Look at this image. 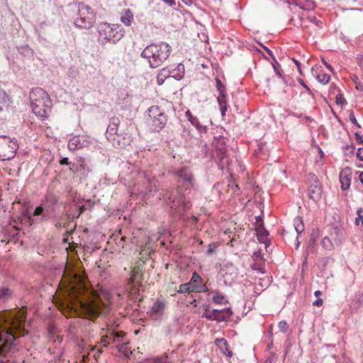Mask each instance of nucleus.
<instances>
[{
	"label": "nucleus",
	"instance_id": "obj_64",
	"mask_svg": "<svg viewBox=\"0 0 363 363\" xmlns=\"http://www.w3.org/2000/svg\"><path fill=\"white\" fill-rule=\"evenodd\" d=\"M345 148H346V149H347V150L350 149V150H351V151H350V152L352 153V152H353V151H354V149H355V147H354V145L353 144H352V145H347V146L345 147Z\"/></svg>",
	"mask_w": 363,
	"mask_h": 363
},
{
	"label": "nucleus",
	"instance_id": "obj_20",
	"mask_svg": "<svg viewBox=\"0 0 363 363\" xmlns=\"http://www.w3.org/2000/svg\"><path fill=\"white\" fill-rule=\"evenodd\" d=\"M77 161L79 164V167L82 169L83 174H87L89 172L91 171V168L90 164H89V161L86 160V158L80 157Z\"/></svg>",
	"mask_w": 363,
	"mask_h": 363
},
{
	"label": "nucleus",
	"instance_id": "obj_13",
	"mask_svg": "<svg viewBox=\"0 0 363 363\" xmlns=\"http://www.w3.org/2000/svg\"><path fill=\"white\" fill-rule=\"evenodd\" d=\"M120 123V119L117 117L111 118L110 123L106 130V138L108 140H115V138H111V137L117 135Z\"/></svg>",
	"mask_w": 363,
	"mask_h": 363
},
{
	"label": "nucleus",
	"instance_id": "obj_25",
	"mask_svg": "<svg viewBox=\"0 0 363 363\" xmlns=\"http://www.w3.org/2000/svg\"><path fill=\"white\" fill-rule=\"evenodd\" d=\"M133 18V14L132 11L128 9L124 10V13L121 16V23H130Z\"/></svg>",
	"mask_w": 363,
	"mask_h": 363
},
{
	"label": "nucleus",
	"instance_id": "obj_28",
	"mask_svg": "<svg viewBox=\"0 0 363 363\" xmlns=\"http://www.w3.org/2000/svg\"><path fill=\"white\" fill-rule=\"evenodd\" d=\"M191 291H192V288H191V286L189 284V282L185 283V284H182L179 286V289L178 291V292L180 294L190 293Z\"/></svg>",
	"mask_w": 363,
	"mask_h": 363
},
{
	"label": "nucleus",
	"instance_id": "obj_30",
	"mask_svg": "<svg viewBox=\"0 0 363 363\" xmlns=\"http://www.w3.org/2000/svg\"><path fill=\"white\" fill-rule=\"evenodd\" d=\"M215 295L213 297V301L217 304H222L223 300L225 298V296L220 294L219 291H213Z\"/></svg>",
	"mask_w": 363,
	"mask_h": 363
},
{
	"label": "nucleus",
	"instance_id": "obj_58",
	"mask_svg": "<svg viewBox=\"0 0 363 363\" xmlns=\"http://www.w3.org/2000/svg\"><path fill=\"white\" fill-rule=\"evenodd\" d=\"M60 164L62 165H68L69 164L68 157H62L60 160Z\"/></svg>",
	"mask_w": 363,
	"mask_h": 363
},
{
	"label": "nucleus",
	"instance_id": "obj_42",
	"mask_svg": "<svg viewBox=\"0 0 363 363\" xmlns=\"http://www.w3.org/2000/svg\"><path fill=\"white\" fill-rule=\"evenodd\" d=\"M65 216H66L67 220H68L69 222L74 221L76 218H79V216L78 213H66L65 214Z\"/></svg>",
	"mask_w": 363,
	"mask_h": 363
},
{
	"label": "nucleus",
	"instance_id": "obj_12",
	"mask_svg": "<svg viewBox=\"0 0 363 363\" xmlns=\"http://www.w3.org/2000/svg\"><path fill=\"white\" fill-rule=\"evenodd\" d=\"M352 169L347 167L342 169L340 172L339 178L341 183V189L346 191L350 189L351 184Z\"/></svg>",
	"mask_w": 363,
	"mask_h": 363
},
{
	"label": "nucleus",
	"instance_id": "obj_4",
	"mask_svg": "<svg viewBox=\"0 0 363 363\" xmlns=\"http://www.w3.org/2000/svg\"><path fill=\"white\" fill-rule=\"evenodd\" d=\"M172 50V47L168 43L160 42L146 46L140 56L148 60L151 68H157L168 59Z\"/></svg>",
	"mask_w": 363,
	"mask_h": 363
},
{
	"label": "nucleus",
	"instance_id": "obj_41",
	"mask_svg": "<svg viewBox=\"0 0 363 363\" xmlns=\"http://www.w3.org/2000/svg\"><path fill=\"white\" fill-rule=\"evenodd\" d=\"M255 225V231L257 232V233L258 234L259 233H260V231H262L263 229H264V220L263 219H260V223H254Z\"/></svg>",
	"mask_w": 363,
	"mask_h": 363
},
{
	"label": "nucleus",
	"instance_id": "obj_11",
	"mask_svg": "<svg viewBox=\"0 0 363 363\" xmlns=\"http://www.w3.org/2000/svg\"><path fill=\"white\" fill-rule=\"evenodd\" d=\"M313 183L311 184L308 189V196L315 202H318L321 199L322 186L318 182V177H312Z\"/></svg>",
	"mask_w": 363,
	"mask_h": 363
},
{
	"label": "nucleus",
	"instance_id": "obj_31",
	"mask_svg": "<svg viewBox=\"0 0 363 363\" xmlns=\"http://www.w3.org/2000/svg\"><path fill=\"white\" fill-rule=\"evenodd\" d=\"M357 217L355 218V225L357 226L359 225V223L361 222L362 226H363V208H359L357 211Z\"/></svg>",
	"mask_w": 363,
	"mask_h": 363
},
{
	"label": "nucleus",
	"instance_id": "obj_44",
	"mask_svg": "<svg viewBox=\"0 0 363 363\" xmlns=\"http://www.w3.org/2000/svg\"><path fill=\"white\" fill-rule=\"evenodd\" d=\"M318 237V229L313 230L312 233H311V238H310L311 245H314L315 244Z\"/></svg>",
	"mask_w": 363,
	"mask_h": 363
},
{
	"label": "nucleus",
	"instance_id": "obj_14",
	"mask_svg": "<svg viewBox=\"0 0 363 363\" xmlns=\"http://www.w3.org/2000/svg\"><path fill=\"white\" fill-rule=\"evenodd\" d=\"M170 67L171 74L172 75V78L179 81L181 80L184 75L185 68L182 63H179L177 66L170 65L168 66Z\"/></svg>",
	"mask_w": 363,
	"mask_h": 363
},
{
	"label": "nucleus",
	"instance_id": "obj_46",
	"mask_svg": "<svg viewBox=\"0 0 363 363\" xmlns=\"http://www.w3.org/2000/svg\"><path fill=\"white\" fill-rule=\"evenodd\" d=\"M278 326L281 332H286L289 328L288 323L284 320L280 321Z\"/></svg>",
	"mask_w": 363,
	"mask_h": 363
},
{
	"label": "nucleus",
	"instance_id": "obj_57",
	"mask_svg": "<svg viewBox=\"0 0 363 363\" xmlns=\"http://www.w3.org/2000/svg\"><path fill=\"white\" fill-rule=\"evenodd\" d=\"M293 62L296 64V66L298 68V72L300 74L303 75V72H302V70H301V63L299 61L296 60V59L293 58L292 59Z\"/></svg>",
	"mask_w": 363,
	"mask_h": 363
},
{
	"label": "nucleus",
	"instance_id": "obj_62",
	"mask_svg": "<svg viewBox=\"0 0 363 363\" xmlns=\"http://www.w3.org/2000/svg\"><path fill=\"white\" fill-rule=\"evenodd\" d=\"M263 48L267 51V52L269 55V56L272 58V60H274V58H275V57L274 56L272 50L268 49L267 47L263 46Z\"/></svg>",
	"mask_w": 363,
	"mask_h": 363
},
{
	"label": "nucleus",
	"instance_id": "obj_56",
	"mask_svg": "<svg viewBox=\"0 0 363 363\" xmlns=\"http://www.w3.org/2000/svg\"><path fill=\"white\" fill-rule=\"evenodd\" d=\"M198 37L202 42H208V35L204 33H198Z\"/></svg>",
	"mask_w": 363,
	"mask_h": 363
},
{
	"label": "nucleus",
	"instance_id": "obj_43",
	"mask_svg": "<svg viewBox=\"0 0 363 363\" xmlns=\"http://www.w3.org/2000/svg\"><path fill=\"white\" fill-rule=\"evenodd\" d=\"M195 292H207L208 291V288L202 282L199 286H196L195 287Z\"/></svg>",
	"mask_w": 363,
	"mask_h": 363
},
{
	"label": "nucleus",
	"instance_id": "obj_27",
	"mask_svg": "<svg viewBox=\"0 0 363 363\" xmlns=\"http://www.w3.org/2000/svg\"><path fill=\"white\" fill-rule=\"evenodd\" d=\"M189 122L196 128L199 132H206V126L201 125L199 119L196 116L194 118H191Z\"/></svg>",
	"mask_w": 363,
	"mask_h": 363
},
{
	"label": "nucleus",
	"instance_id": "obj_1",
	"mask_svg": "<svg viewBox=\"0 0 363 363\" xmlns=\"http://www.w3.org/2000/svg\"><path fill=\"white\" fill-rule=\"evenodd\" d=\"M63 298L58 308L65 316L77 315L95 320L100 314V306L94 290L85 277L71 269L66 272L60 282Z\"/></svg>",
	"mask_w": 363,
	"mask_h": 363
},
{
	"label": "nucleus",
	"instance_id": "obj_24",
	"mask_svg": "<svg viewBox=\"0 0 363 363\" xmlns=\"http://www.w3.org/2000/svg\"><path fill=\"white\" fill-rule=\"evenodd\" d=\"M12 291L8 287L0 288V299L7 301L11 298L12 296Z\"/></svg>",
	"mask_w": 363,
	"mask_h": 363
},
{
	"label": "nucleus",
	"instance_id": "obj_34",
	"mask_svg": "<svg viewBox=\"0 0 363 363\" xmlns=\"http://www.w3.org/2000/svg\"><path fill=\"white\" fill-rule=\"evenodd\" d=\"M216 315L213 312V311L208 312L207 308L205 309V311L202 314L203 318H206L209 320H216Z\"/></svg>",
	"mask_w": 363,
	"mask_h": 363
},
{
	"label": "nucleus",
	"instance_id": "obj_35",
	"mask_svg": "<svg viewBox=\"0 0 363 363\" xmlns=\"http://www.w3.org/2000/svg\"><path fill=\"white\" fill-rule=\"evenodd\" d=\"M322 245L324 248L327 250H331L333 247V242L331 241V238L325 237L322 240Z\"/></svg>",
	"mask_w": 363,
	"mask_h": 363
},
{
	"label": "nucleus",
	"instance_id": "obj_15",
	"mask_svg": "<svg viewBox=\"0 0 363 363\" xmlns=\"http://www.w3.org/2000/svg\"><path fill=\"white\" fill-rule=\"evenodd\" d=\"M350 308L352 311L356 312L363 309V291L356 293Z\"/></svg>",
	"mask_w": 363,
	"mask_h": 363
},
{
	"label": "nucleus",
	"instance_id": "obj_2",
	"mask_svg": "<svg viewBox=\"0 0 363 363\" xmlns=\"http://www.w3.org/2000/svg\"><path fill=\"white\" fill-rule=\"evenodd\" d=\"M26 310L24 307L0 312V352L5 357L18 350L15 340L24 336Z\"/></svg>",
	"mask_w": 363,
	"mask_h": 363
},
{
	"label": "nucleus",
	"instance_id": "obj_5",
	"mask_svg": "<svg viewBox=\"0 0 363 363\" xmlns=\"http://www.w3.org/2000/svg\"><path fill=\"white\" fill-rule=\"evenodd\" d=\"M29 98L33 113L41 119L47 118L52 107V101L48 93L42 88L36 87L30 92Z\"/></svg>",
	"mask_w": 363,
	"mask_h": 363
},
{
	"label": "nucleus",
	"instance_id": "obj_51",
	"mask_svg": "<svg viewBox=\"0 0 363 363\" xmlns=\"http://www.w3.org/2000/svg\"><path fill=\"white\" fill-rule=\"evenodd\" d=\"M43 213V208L42 206H37L34 211V216H41Z\"/></svg>",
	"mask_w": 363,
	"mask_h": 363
},
{
	"label": "nucleus",
	"instance_id": "obj_22",
	"mask_svg": "<svg viewBox=\"0 0 363 363\" xmlns=\"http://www.w3.org/2000/svg\"><path fill=\"white\" fill-rule=\"evenodd\" d=\"M202 282L203 281L200 275L196 272H194L189 281V284H191L192 288V291H194L195 287L196 286H199V284H201Z\"/></svg>",
	"mask_w": 363,
	"mask_h": 363
},
{
	"label": "nucleus",
	"instance_id": "obj_26",
	"mask_svg": "<svg viewBox=\"0 0 363 363\" xmlns=\"http://www.w3.org/2000/svg\"><path fill=\"white\" fill-rule=\"evenodd\" d=\"M294 225L298 234L301 233L304 230V225L301 217L295 218Z\"/></svg>",
	"mask_w": 363,
	"mask_h": 363
},
{
	"label": "nucleus",
	"instance_id": "obj_55",
	"mask_svg": "<svg viewBox=\"0 0 363 363\" xmlns=\"http://www.w3.org/2000/svg\"><path fill=\"white\" fill-rule=\"evenodd\" d=\"M216 251V246L213 244L208 245V248L207 250V255H211Z\"/></svg>",
	"mask_w": 363,
	"mask_h": 363
},
{
	"label": "nucleus",
	"instance_id": "obj_40",
	"mask_svg": "<svg viewBox=\"0 0 363 363\" xmlns=\"http://www.w3.org/2000/svg\"><path fill=\"white\" fill-rule=\"evenodd\" d=\"M255 225V231L257 232V233L258 234L259 233H260V231H262L263 229H264V220L263 219H260V223H254Z\"/></svg>",
	"mask_w": 363,
	"mask_h": 363
},
{
	"label": "nucleus",
	"instance_id": "obj_59",
	"mask_svg": "<svg viewBox=\"0 0 363 363\" xmlns=\"http://www.w3.org/2000/svg\"><path fill=\"white\" fill-rule=\"evenodd\" d=\"M323 299L319 298L317 300H315V301H313V305L320 307L323 305Z\"/></svg>",
	"mask_w": 363,
	"mask_h": 363
},
{
	"label": "nucleus",
	"instance_id": "obj_60",
	"mask_svg": "<svg viewBox=\"0 0 363 363\" xmlns=\"http://www.w3.org/2000/svg\"><path fill=\"white\" fill-rule=\"evenodd\" d=\"M185 115L189 121H190V120H191V118H194L195 117L191 114V113L189 110L186 111Z\"/></svg>",
	"mask_w": 363,
	"mask_h": 363
},
{
	"label": "nucleus",
	"instance_id": "obj_54",
	"mask_svg": "<svg viewBox=\"0 0 363 363\" xmlns=\"http://www.w3.org/2000/svg\"><path fill=\"white\" fill-rule=\"evenodd\" d=\"M252 257L255 260L258 261L262 259V254L260 251H256L253 253Z\"/></svg>",
	"mask_w": 363,
	"mask_h": 363
},
{
	"label": "nucleus",
	"instance_id": "obj_16",
	"mask_svg": "<svg viewBox=\"0 0 363 363\" xmlns=\"http://www.w3.org/2000/svg\"><path fill=\"white\" fill-rule=\"evenodd\" d=\"M170 67H167L161 69L159 71V73L157 76V83L158 85H162L164 84L165 79L168 78H172V75L171 74Z\"/></svg>",
	"mask_w": 363,
	"mask_h": 363
},
{
	"label": "nucleus",
	"instance_id": "obj_9",
	"mask_svg": "<svg viewBox=\"0 0 363 363\" xmlns=\"http://www.w3.org/2000/svg\"><path fill=\"white\" fill-rule=\"evenodd\" d=\"M328 233L337 245H342L346 239V232L342 225L338 222L328 225Z\"/></svg>",
	"mask_w": 363,
	"mask_h": 363
},
{
	"label": "nucleus",
	"instance_id": "obj_45",
	"mask_svg": "<svg viewBox=\"0 0 363 363\" xmlns=\"http://www.w3.org/2000/svg\"><path fill=\"white\" fill-rule=\"evenodd\" d=\"M346 100L345 99L343 95L342 94H338L336 96V104L337 105H344L346 104Z\"/></svg>",
	"mask_w": 363,
	"mask_h": 363
},
{
	"label": "nucleus",
	"instance_id": "obj_36",
	"mask_svg": "<svg viewBox=\"0 0 363 363\" xmlns=\"http://www.w3.org/2000/svg\"><path fill=\"white\" fill-rule=\"evenodd\" d=\"M274 61V63H273V68L276 72V74L280 77V78H282L284 79V77L282 76L281 73V71H280V65L279 64V62H277V60H276V58H274L273 60Z\"/></svg>",
	"mask_w": 363,
	"mask_h": 363
},
{
	"label": "nucleus",
	"instance_id": "obj_3",
	"mask_svg": "<svg viewBox=\"0 0 363 363\" xmlns=\"http://www.w3.org/2000/svg\"><path fill=\"white\" fill-rule=\"evenodd\" d=\"M174 174L177 177L178 186L169 192V203L173 213L178 214L179 219H189L184 213L191 206L186 191L194 185V177L189 168L183 167L175 169Z\"/></svg>",
	"mask_w": 363,
	"mask_h": 363
},
{
	"label": "nucleus",
	"instance_id": "obj_47",
	"mask_svg": "<svg viewBox=\"0 0 363 363\" xmlns=\"http://www.w3.org/2000/svg\"><path fill=\"white\" fill-rule=\"evenodd\" d=\"M299 84L306 90V91L308 93V94L313 96V94L311 91V89L305 84L303 79H299L298 80Z\"/></svg>",
	"mask_w": 363,
	"mask_h": 363
},
{
	"label": "nucleus",
	"instance_id": "obj_8",
	"mask_svg": "<svg viewBox=\"0 0 363 363\" xmlns=\"http://www.w3.org/2000/svg\"><path fill=\"white\" fill-rule=\"evenodd\" d=\"M99 32L101 35H104L108 41L116 43L125 33L121 24H99Z\"/></svg>",
	"mask_w": 363,
	"mask_h": 363
},
{
	"label": "nucleus",
	"instance_id": "obj_21",
	"mask_svg": "<svg viewBox=\"0 0 363 363\" xmlns=\"http://www.w3.org/2000/svg\"><path fill=\"white\" fill-rule=\"evenodd\" d=\"M10 103V98L6 92L0 89V111L3 110V107H8Z\"/></svg>",
	"mask_w": 363,
	"mask_h": 363
},
{
	"label": "nucleus",
	"instance_id": "obj_6",
	"mask_svg": "<svg viewBox=\"0 0 363 363\" xmlns=\"http://www.w3.org/2000/svg\"><path fill=\"white\" fill-rule=\"evenodd\" d=\"M147 123L153 131L160 132L164 128L168 118L163 109L158 106H152L147 109Z\"/></svg>",
	"mask_w": 363,
	"mask_h": 363
},
{
	"label": "nucleus",
	"instance_id": "obj_37",
	"mask_svg": "<svg viewBox=\"0 0 363 363\" xmlns=\"http://www.w3.org/2000/svg\"><path fill=\"white\" fill-rule=\"evenodd\" d=\"M269 235V232L264 228L257 234V239L261 242H264V238Z\"/></svg>",
	"mask_w": 363,
	"mask_h": 363
},
{
	"label": "nucleus",
	"instance_id": "obj_48",
	"mask_svg": "<svg viewBox=\"0 0 363 363\" xmlns=\"http://www.w3.org/2000/svg\"><path fill=\"white\" fill-rule=\"evenodd\" d=\"M69 170L70 171H72V172H82V169L79 167V164L78 163V162L77 161L76 163H74L72 164V166L69 168Z\"/></svg>",
	"mask_w": 363,
	"mask_h": 363
},
{
	"label": "nucleus",
	"instance_id": "obj_23",
	"mask_svg": "<svg viewBox=\"0 0 363 363\" xmlns=\"http://www.w3.org/2000/svg\"><path fill=\"white\" fill-rule=\"evenodd\" d=\"M215 344L220 350L223 354H225V350H228L229 345L225 338H217L215 340Z\"/></svg>",
	"mask_w": 363,
	"mask_h": 363
},
{
	"label": "nucleus",
	"instance_id": "obj_17",
	"mask_svg": "<svg viewBox=\"0 0 363 363\" xmlns=\"http://www.w3.org/2000/svg\"><path fill=\"white\" fill-rule=\"evenodd\" d=\"M85 140L82 141L79 136H74L72 138L68 143V148L70 150H75L77 149H81L84 146Z\"/></svg>",
	"mask_w": 363,
	"mask_h": 363
},
{
	"label": "nucleus",
	"instance_id": "obj_63",
	"mask_svg": "<svg viewBox=\"0 0 363 363\" xmlns=\"http://www.w3.org/2000/svg\"><path fill=\"white\" fill-rule=\"evenodd\" d=\"M323 62L330 71L333 72V67L330 64L326 62L324 60H323Z\"/></svg>",
	"mask_w": 363,
	"mask_h": 363
},
{
	"label": "nucleus",
	"instance_id": "obj_61",
	"mask_svg": "<svg viewBox=\"0 0 363 363\" xmlns=\"http://www.w3.org/2000/svg\"><path fill=\"white\" fill-rule=\"evenodd\" d=\"M164 1L167 4H168L169 6H172L175 5L174 0H162Z\"/></svg>",
	"mask_w": 363,
	"mask_h": 363
},
{
	"label": "nucleus",
	"instance_id": "obj_52",
	"mask_svg": "<svg viewBox=\"0 0 363 363\" xmlns=\"http://www.w3.org/2000/svg\"><path fill=\"white\" fill-rule=\"evenodd\" d=\"M228 155L225 150H219L217 151V157L219 160V161L221 160L222 157H227Z\"/></svg>",
	"mask_w": 363,
	"mask_h": 363
},
{
	"label": "nucleus",
	"instance_id": "obj_50",
	"mask_svg": "<svg viewBox=\"0 0 363 363\" xmlns=\"http://www.w3.org/2000/svg\"><path fill=\"white\" fill-rule=\"evenodd\" d=\"M356 141L358 144H363V135H361L358 132L354 133Z\"/></svg>",
	"mask_w": 363,
	"mask_h": 363
},
{
	"label": "nucleus",
	"instance_id": "obj_29",
	"mask_svg": "<svg viewBox=\"0 0 363 363\" xmlns=\"http://www.w3.org/2000/svg\"><path fill=\"white\" fill-rule=\"evenodd\" d=\"M230 163L231 160L228 155L227 157L221 158V160L219 161L218 165L220 166V168L221 169H223L224 168L228 167L230 164Z\"/></svg>",
	"mask_w": 363,
	"mask_h": 363
},
{
	"label": "nucleus",
	"instance_id": "obj_32",
	"mask_svg": "<svg viewBox=\"0 0 363 363\" xmlns=\"http://www.w3.org/2000/svg\"><path fill=\"white\" fill-rule=\"evenodd\" d=\"M316 79L319 82H320L323 84H326L327 83L329 82V81L330 79V77L328 74H318L316 77Z\"/></svg>",
	"mask_w": 363,
	"mask_h": 363
},
{
	"label": "nucleus",
	"instance_id": "obj_19",
	"mask_svg": "<svg viewBox=\"0 0 363 363\" xmlns=\"http://www.w3.org/2000/svg\"><path fill=\"white\" fill-rule=\"evenodd\" d=\"M233 315V311L230 308H226L222 310V312L216 316L217 322L227 321Z\"/></svg>",
	"mask_w": 363,
	"mask_h": 363
},
{
	"label": "nucleus",
	"instance_id": "obj_39",
	"mask_svg": "<svg viewBox=\"0 0 363 363\" xmlns=\"http://www.w3.org/2000/svg\"><path fill=\"white\" fill-rule=\"evenodd\" d=\"M349 119H350V122L352 124H354L356 127H357L358 128H361V125L358 123V122L354 116V112L352 111H350Z\"/></svg>",
	"mask_w": 363,
	"mask_h": 363
},
{
	"label": "nucleus",
	"instance_id": "obj_38",
	"mask_svg": "<svg viewBox=\"0 0 363 363\" xmlns=\"http://www.w3.org/2000/svg\"><path fill=\"white\" fill-rule=\"evenodd\" d=\"M164 307V304L161 302H156L152 307V311L153 313H159Z\"/></svg>",
	"mask_w": 363,
	"mask_h": 363
},
{
	"label": "nucleus",
	"instance_id": "obj_33",
	"mask_svg": "<svg viewBox=\"0 0 363 363\" xmlns=\"http://www.w3.org/2000/svg\"><path fill=\"white\" fill-rule=\"evenodd\" d=\"M216 88L219 94L226 93V88L219 78L216 79Z\"/></svg>",
	"mask_w": 363,
	"mask_h": 363
},
{
	"label": "nucleus",
	"instance_id": "obj_18",
	"mask_svg": "<svg viewBox=\"0 0 363 363\" xmlns=\"http://www.w3.org/2000/svg\"><path fill=\"white\" fill-rule=\"evenodd\" d=\"M226 97H227L226 93H223V94H219L218 96L217 97V101H218V103L220 108L222 116H225V113L228 109Z\"/></svg>",
	"mask_w": 363,
	"mask_h": 363
},
{
	"label": "nucleus",
	"instance_id": "obj_49",
	"mask_svg": "<svg viewBox=\"0 0 363 363\" xmlns=\"http://www.w3.org/2000/svg\"><path fill=\"white\" fill-rule=\"evenodd\" d=\"M75 208L77 211V213L79 216H80L84 211H86V207L84 205L78 206L77 203L75 205Z\"/></svg>",
	"mask_w": 363,
	"mask_h": 363
},
{
	"label": "nucleus",
	"instance_id": "obj_7",
	"mask_svg": "<svg viewBox=\"0 0 363 363\" xmlns=\"http://www.w3.org/2000/svg\"><path fill=\"white\" fill-rule=\"evenodd\" d=\"M18 149L16 140L11 139L6 135H0V160H11L16 156Z\"/></svg>",
	"mask_w": 363,
	"mask_h": 363
},
{
	"label": "nucleus",
	"instance_id": "obj_53",
	"mask_svg": "<svg viewBox=\"0 0 363 363\" xmlns=\"http://www.w3.org/2000/svg\"><path fill=\"white\" fill-rule=\"evenodd\" d=\"M356 155L359 160L363 161V147L357 149Z\"/></svg>",
	"mask_w": 363,
	"mask_h": 363
},
{
	"label": "nucleus",
	"instance_id": "obj_10",
	"mask_svg": "<svg viewBox=\"0 0 363 363\" xmlns=\"http://www.w3.org/2000/svg\"><path fill=\"white\" fill-rule=\"evenodd\" d=\"M78 13L80 19L83 22L91 23L94 20L95 13L89 6L84 2H79L78 4Z\"/></svg>",
	"mask_w": 363,
	"mask_h": 363
}]
</instances>
